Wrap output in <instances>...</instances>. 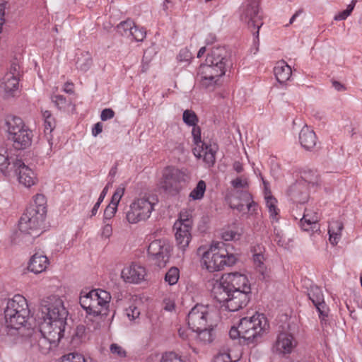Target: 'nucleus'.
<instances>
[{"mask_svg": "<svg viewBox=\"0 0 362 362\" xmlns=\"http://www.w3.org/2000/svg\"><path fill=\"white\" fill-rule=\"evenodd\" d=\"M225 289L239 290L251 293L250 284L247 276L238 272L224 274L218 280H216L212 284L211 292L215 293L219 299H223L226 296Z\"/></svg>", "mask_w": 362, "mask_h": 362, "instance_id": "obj_5", "label": "nucleus"}, {"mask_svg": "<svg viewBox=\"0 0 362 362\" xmlns=\"http://www.w3.org/2000/svg\"><path fill=\"white\" fill-rule=\"evenodd\" d=\"M28 336L24 341L25 347L33 353L42 354H48L52 347H56L64 337L47 325H40V330L28 329Z\"/></svg>", "mask_w": 362, "mask_h": 362, "instance_id": "obj_1", "label": "nucleus"}, {"mask_svg": "<svg viewBox=\"0 0 362 362\" xmlns=\"http://www.w3.org/2000/svg\"><path fill=\"white\" fill-rule=\"evenodd\" d=\"M126 315L130 320L138 318L140 315V311L138 308L134 305H130L125 310Z\"/></svg>", "mask_w": 362, "mask_h": 362, "instance_id": "obj_51", "label": "nucleus"}, {"mask_svg": "<svg viewBox=\"0 0 362 362\" xmlns=\"http://www.w3.org/2000/svg\"><path fill=\"white\" fill-rule=\"evenodd\" d=\"M18 158H12L8 156V151L4 148L0 149V172L4 175H9L14 168L13 164Z\"/></svg>", "mask_w": 362, "mask_h": 362, "instance_id": "obj_32", "label": "nucleus"}, {"mask_svg": "<svg viewBox=\"0 0 362 362\" xmlns=\"http://www.w3.org/2000/svg\"><path fill=\"white\" fill-rule=\"evenodd\" d=\"M192 59V54L187 49H182L177 56L180 62H189Z\"/></svg>", "mask_w": 362, "mask_h": 362, "instance_id": "obj_53", "label": "nucleus"}, {"mask_svg": "<svg viewBox=\"0 0 362 362\" xmlns=\"http://www.w3.org/2000/svg\"><path fill=\"white\" fill-rule=\"evenodd\" d=\"M61 362H86V360L81 354L69 353L61 358Z\"/></svg>", "mask_w": 362, "mask_h": 362, "instance_id": "obj_48", "label": "nucleus"}, {"mask_svg": "<svg viewBox=\"0 0 362 362\" xmlns=\"http://www.w3.org/2000/svg\"><path fill=\"white\" fill-rule=\"evenodd\" d=\"M308 296L316 308L322 327L327 325L329 309L325 302L324 295L320 287L317 285L310 286L308 291Z\"/></svg>", "mask_w": 362, "mask_h": 362, "instance_id": "obj_18", "label": "nucleus"}, {"mask_svg": "<svg viewBox=\"0 0 362 362\" xmlns=\"http://www.w3.org/2000/svg\"><path fill=\"white\" fill-rule=\"evenodd\" d=\"M299 141L304 149L311 151L317 144V136L315 132L308 126L303 127L299 133Z\"/></svg>", "mask_w": 362, "mask_h": 362, "instance_id": "obj_27", "label": "nucleus"}, {"mask_svg": "<svg viewBox=\"0 0 362 362\" xmlns=\"http://www.w3.org/2000/svg\"><path fill=\"white\" fill-rule=\"evenodd\" d=\"M88 59L78 58L76 61L77 68L82 71H87L89 69Z\"/></svg>", "mask_w": 362, "mask_h": 362, "instance_id": "obj_58", "label": "nucleus"}, {"mask_svg": "<svg viewBox=\"0 0 362 362\" xmlns=\"http://www.w3.org/2000/svg\"><path fill=\"white\" fill-rule=\"evenodd\" d=\"M239 234L233 230H226L222 233V238L225 241H230L233 240L236 238H238Z\"/></svg>", "mask_w": 362, "mask_h": 362, "instance_id": "obj_55", "label": "nucleus"}, {"mask_svg": "<svg viewBox=\"0 0 362 362\" xmlns=\"http://www.w3.org/2000/svg\"><path fill=\"white\" fill-rule=\"evenodd\" d=\"M111 300L109 292L103 289H92V315H107Z\"/></svg>", "mask_w": 362, "mask_h": 362, "instance_id": "obj_19", "label": "nucleus"}, {"mask_svg": "<svg viewBox=\"0 0 362 362\" xmlns=\"http://www.w3.org/2000/svg\"><path fill=\"white\" fill-rule=\"evenodd\" d=\"M63 90L69 94H73L74 93V85L73 83L66 82L63 88Z\"/></svg>", "mask_w": 362, "mask_h": 362, "instance_id": "obj_61", "label": "nucleus"}, {"mask_svg": "<svg viewBox=\"0 0 362 362\" xmlns=\"http://www.w3.org/2000/svg\"><path fill=\"white\" fill-rule=\"evenodd\" d=\"M156 204L154 199L148 195L135 198L126 212L127 221L131 224L147 221L154 211Z\"/></svg>", "mask_w": 362, "mask_h": 362, "instance_id": "obj_8", "label": "nucleus"}, {"mask_svg": "<svg viewBox=\"0 0 362 362\" xmlns=\"http://www.w3.org/2000/svg\"><path fill=\"white\" fill-rule=\"evenodd\" d=\"M242 338L247 344L257 342L269 328L267 317L263 314L256 313L252 317L240 320Z\"/></svg>", "mask_w": 362, "mask_h": 362, "instance_id": "obj_7", "label": "nucleus"}, {"mask_svg": "<svg viewBox=\"0 0 362 362\" xmlns=\"http://www.w3.org/2000/svg\"><path fill=\"white\" fill-rule=\"evenodd\" d=\"M111 354L119 358H124L127 356L126 351L117 344H112L110 346Z\"/></svg>", "mask_w": 362, "mask_h": 362, "instance_id": "obj_50", "label": "nucleus"}, {"mask_svg": "<svg viewBox=\"0 0 362 362\" xmlns=\"http://www.w3.org/2000/svg\"><path fill=\"white\" fill-rule=\"evenodd\" d=\"M230 245L223 242L213 243L204 252L202 264L209 272H218L225 267H230L236 262L235 256L229 250Z\"/></svg>", "mask_w": 362, "mask_h": 362, "instance_id": "obj_2", "label": "nucleus"}, {"mask_svg": "<svg viewBox=\"0 0 362 362\" xmlns=\"http://www.w3.org/2000/svg\"><path fill=\"white\" fill-rule=\"evenodd\" d=\"M240 323L238 327H232L229 331V336L232 339H243L242 333H240Z\"/></svg>", "mask_w": 362, "mask_h": 362, "instance_id": "obj_54", "label": "nucleus"}, {"mask_svg": "<svg viewBox=\"0 0 362 362\" xmlns=\"http://www.w3.org/2000/svg\"><path fill=\"white\" fill-rule=\"evenodd\" d=\"M205 191V182L203 180H199L195 188L190 192L189 197L193 200H199L203 198Z\"/></svg>", "mask_w": 362, "mask_h": 362, "instance_id": "obj_42", "label": "nucleus"}, {"mask_svg": "<svg viewBox=\"0 0 362 362\" xmlns=\"http://www.w3.org/2000/svg\"><path fill=\"white\" fill-rule=\"evenodd\" d=\"M13 168V172L17 175L19 183L24 187L30 188L37 182L35 173L21 159L16 160Z\"/></svg>", "mask_w": 362, "mask_h": 362, "instance_id": "obj_21", "label": "nucleus"}, {"mask_svg": "<svg viewBox=\"0 0 362 362\" xmlns=\"http://www.w3.org/2000/svg\"><path fill=\"white\" fill-rule=\"evenodd\" d=\"M225 73V70L212 66L206 62L201 64L198 70L200 83L205 88L214 87Z\"/></svg>", "mask_w": 362, "mask_h": 362, "instance_id": "obj_17", "label": "nucleus"}, {"mask_svg": "<svg viewBox=\"0 0 362 362\" xmlns=\"http://www.w3.org/2000/svg\"><path fill=\"white\" fill-rule=\"evenodd\" d=\"M46 215L35 211L33 208H27L18 222V228L21 233L37 237L42 232Z\"/></svg>", "mask_w": 362, "mask_h": 362, "instance_id": "obj_10", "label": "nucleus"}, {"mask_svg": "<svg viewBox=\"0 0 362 362\" xmlns=\"http://www.w3.org/2000/svg\"><path fill=\"white\" fill-rule=\"evenodd\" d=\"M208 308L203 305H196L189 311L187 316L189 327L193 332H198L205 328L207 324Z\"/></svg>", "mask_w": 362, "mask_h": 362, "instance_id": "obj_20", "label": "nucleus"}, {"mask_svg": "<svg viewBox=\"0 0 362 362\" xmlns=\"http://www.w3.org/2000/svg\"><path fill=\"white\" fill-rule=\"evenodd\" d=\"M146 32L144 28H139L134 25L131 38L136 42H142L146 38Z\"/></svg>", "mask_w": 362, "mask_h": 362, "instance_id": "obj_47", "label": "nucleus"}, {"mask_svg": "<svg viewBox=\"0 0 362 362\" xmlns=\"http://www.w3.org/2000/svg\"><path fill=\"white\" fill-rule=\"evenodd\" d=\"M265 199L266 206L268 209L270 218L274 221H277L279 210L276 206V199L272 196L266 197Z\"/></svg>", "mask_w": 362, "mask_h": 362, "instance_id": "obj_40", "label": "nucleus"}, {"mask_svg": "<svg viewBox=\"0 0 362 362\" xmlns=\"http://www.w3.org/2000/svg\"><path fill=\"white\" fill-rule=\"evenodd\" d=\"M187 175L185 171L173 166L166 167L160 182L161 187L166 192L175 195L182 189V183L185 182Z\"/></svg>", "mask_w": 362, "mask_h": 362, "instance_id": "obj_13", "label": "nucleus"}, {"mask_svg": "<svg viewBox=\"0 0 362 362\" xmlns=\"http://www.w3.org/2000/svg\"><path fill=\"white\" fill-rule=\"evenodd\" d=\"M356 2H357L356 0H352L351 1V3L347 6L346 9H345L341 12H339L337 15L334 16V20L339 21H344V20L348 18V16H349L351 15V12L353 11Z\"/></svg>", "mask_w": 362, "mask_h": 362, "instance_id": "obj_46", "label": "nucleus"}, {"mask_svg": "<svg viewBox=\"0 0 362 362\" xmlns=\"http://www.w3.org/2000/svg\"><path fill=\"white\" fill-rule=\"evenodd\" d=\"M247 4L243 8L240 16L243 22L247 23L248 28L253 33L254 44L259 45V30L263 25L262 16L259 14V0H247Z\"/></svg>", "mask_w": 362, "mask_h": 362, "instance_id": "obj_11", "label": "nucleus"}, {"mask_svg": "<svg viewBox=\"0 0 362 362\" xmlns=\"http://www.w3.org/2000/svg\"><path fill=\"white\" fill-rule=\"evenodd\" d=\"M86 332V327L83 325H79L77 326L76 329L75 335L80 339H83L85 336Z\"/></svg>", "mask_w": 362, "mask_h": 362, "instance_id": "obj_59", "label": "nucleus"}, {"mask_svg": "<svg viewBox=\"0 0 362 362\" xmlns=\"http://www.w3.org/2000/svg\"><path fill=\"white\" fill-rule=\"evenodd\" d=\"M146 275V269L136 264L124 267L122 270L121 276L125 282L139 284L144 280Z\"/></svg>", "mask_w": 362, "mask_h": 362, "instance_id": "obj_22", "label": "nucleus"}, {"mask_svg": "<svg viewBox=\"0 0 362 362\" xmlns=\"http://www.w3.org/2000/svg\"><path fill=\"white\" fill-rule=\"evenodd\" d=\"M231 185L235 189H239V188L245 189L247 187L248 183H247V179H245V178L243 179L241 177H238L231 181Z\"/></svg>", "mask_w": 362, "mask_h": 362, "instance_id": "obj_52", "label": "nucleus"}, {"mask_svg": "<svg viewBox=\"0 0 362 362\" xmlns=\"http://www.w3.org/2000/svg\"><path fill=\"white\" fill-rule=\"evenodd\" d=\"M135 23L133 21L127 19L120 22L116 28L117 32L122 36L130 37Z\"/></svg>", "mask_w": 362, "mask_h": 362, "instance_id": "obj_36", "label": "nucleus"}, {"mask_svg": "<svg viewBox=\"0 0 362 362\" xmlns=\"http://www.w3.org/2000/svg\"><path fill=\"white\" fill-rule=\"evenodd\" d=\"M42 117L44 119V126H45V135L47 137V140L50 144V141L52 140L51 133L55 128L56 122L55 119L53 117L51 112L48 110H45L42 112Z\"/></svg>", "mask_w": 362, "mask_h": 362, "instance_id": "obj_34", "label": "nucleus"}, {"mask_svg": "<svg viewBox=\"0 0 362 362\" xmlns=\"http://www.w3.org/2000/svg\"><path fill=\"white\" fill-rule=\"evenodd\" d=\"M225 293L223 299H219L215 293H211V296L221 307L230 312H235L245 307L250 299L251 293H247V291L225 289Z\"/></svg>", "mask_w": 362, "mask_h": 362, "instance_id": "obj_14", "label": "nucleus"}, {"mask_svg": "<svg viewBox=\"0 0 362 362\" xmlns=\"http://www.w3.org/2000/svg\"><path fill=\"white\" fill-rule=\"evenodd\" d=\"M214 362H232L228 354H221L218 356Z\"/></svg>", "mask_w": 362, "mask_h": 362, "instance_id": "obj_62", "label": "nucleus"}, {"mask_svg": "<svg viewBox=\"0 0 362 362\" xmlns=\"http://www.w3.org/2000/svg\"><path fill=\"white\" fill-rule=\"evenodd\" d=\"M42 314L43 322L41 325H47L51 329L64 335L68 311L60 298H48L42 306Z\"/></svg>", "mask_w": 362, "mask_h": 362, "instance_id": "obj_3", "label": "nucleus"}, {"mask_svg": "<svg viewBox=\"0 0 362 362\" xmlns=\"http://www.w3.org/2000/svg\"><path fill=\"white\" fill-rule=\"evenodd\" d=\"M192 212L189 210H182L178 219L174 223L173 228L175 230L176 244L182 252L186 250L192 240Z\"/></svg>", "mask_w": 362, "mask_h": 362, "instance_id": "obj_9", "label": "nucleus"}, {"mask_svg": "<svg viewBox=\"0 0 362 362\" xmlns=\"http://www.w3.org/2000/svg\"><path fill=\"white\" fill-rule=\"evenodd\" d=\"M115 112L110 108H105L101 112L100 119L103 121H106L113 118Z\"/></svg>", "mask_w": 362, "mask_h": 362, "instance_id": "obj_56", "label": "nucleus"}, {"mask_svg": "<svg viewBox=\"0 0 362 362\" xmlns=\"http://www.w3.org/2000/svg\"><path fill=\"white\" fill-rule=\"evenodd\" d=\"M8 139L16 149H24L32 142L33 132L23 119L16 116H8L6 119Z\"/></svg>", "mask_w": 362, "mask_h": 362, "instance_id": "obj_6", "label": "nucleus"}, {"mask_svg": "<svg viewBox=\"0 0 362 362\" xmlns=\"http://www.w3.org/2000/svg\"><path fill=\"white\" fill-rule=\"evenodd\" d=\"M183 122L188 126H195L198 123V117L195 112L190 110H186L182 115Z\"/></svg>", "mask_w": 362, "mask_h": 362, "instance_id": "obj_45", "label": "nucleus"}, {"mask_svg": "<svg viewBox=\"0 0 362 362\" xmlns=\"http://www.w3.org/2000/svg\"><path fill=\"white\" fill-rule=\"evenodd\" d=\"M233 168L234 170H235L238 173H240L243 171V166L242 163L239 161H235L233 165Z\"/></svg>", "mask_w": 362, "mask_h": 362, "instance_id": "obj_63", "label": "nucleus"}, {"mask_svg": "<svg viewBox=\"0 0 362 362\" xmlns=\"http://www.w3.org/2000/svg\"><path fill=\"white\" fill-rule=\"evenodd\" d=\"M148 254L158 267H164L169 261L170 256V245L164 239L152 241L148 247Z\"/></svg>", "mask_w": 362, "mask_h": 362, "instance_id": "obj_15", "label": "nucleus"}, {"mask_svg": "<svg viewBox=\"0 0 362 362\" xmlns=\"http://www.w3.org/2000/svg\"><path fill=\"white\" fill-rule=\"evenodd\" d=\"M20 66L13 62L9 71L5 74L1 80L0 88L4 91V98L14 97L19 87Z\"/></svg>", "mask_w": 362, "mask_h": 362, "instance_id": "obj_16", "label": "nucleus"}, {"mask_svg": "<svg viewBox=\"0 0 362 362\" xmlns=\"http://www.w3.org/2000/svg\"><path fill=\"white\" fill-rule=\"evenodd\" d=\"M288 194L294 202L304 204L308 199V187L303 181L298 180L289 187Z\"/></svg>", "mask_w": 362, "mask_h": 362, "instance_id": "obj_25", "label": "nucleus"}, {"mask_svg": "<svg viewBox=\"0 0 362 362\" xmlns=\"http://www.w3.org/2000/svg\"><path fill=\"white\" fill-rule=\"evenodd\" d=\"M28 208H33L35 211L42 214H47V200L42 194H37L34 197V203Z\"/></svg>", "mask_w": 362, "mask_h": 362, "instance_id": "obj_37", "label": "nucleus"}, {"mask_svg": "<svg viewBox=\"0 0 362 362\" xmlns=\"http://www.w3.org/2000/svg\"><path fill=\"white\" fill-rule=\"evenodd\" d=\"M103 125L101 122H98L94 125L92 129V134L95 136H98L103 131Z\"/></svg>", "mask_w": 362, "mask_h": 362, "instance_id": "obj_60", "label": "nucleus"}, {"mask_svg": "<svg viewBox=\"0 0 362 362\" xmlns=\"http://www.w3.org/2000/svg\"><path fill=\"white\" fill-rule=\"evenodd\" d=\"M192 134L196 146L193 148L194 155L197 158L203 157V160L209 167L214 165L218 146L216 144H206L202 141L201 129L197 124L192 126Z\"/></svg>", "mask_w": 362, "mask_h": 362, "instance_id": "obj_12", "label": "nucleus"}, {"mask_svg": "<svg viewBox=\"0 0 362 362\" xmlns=\"http://www.w3.org/2000/svg\"><path fill=\"white\" fill-rule=\"evenodd\" d=\"M299 180H302L304 182L305 185L308 187V185H312L313 186L315 185H317L319 182V177L316 172L313 170L305 171L302 175L301 178Z\"/></svg>", "mask_w": 362, "mask_h": 362, "instance_id": "obj_41", "label": "nucleus"}, {"mask_svg": "<svg viewBox=\"0 0 362 362\" xmlns=\"http://www.w3.org/2000/svg\"><path fill=\"white\" fill-rule=\"evenodd\" d=\"M296 344V341L292 334L281 332L277 337L273 350L279 354H287L291 353Z\"/></svg>", "mask_w": 362, "mask_h": 362, "instance_id": "obj_24", "label": "nucleus"}, {"mask_svg": "<svg viewBox=\"0 0 362 362\" xmlns=\"http://www.w3.org/2000/svg\"><path fill=\"white\" fill-rule=\"evenodd\" d=\"M205 62L212 66L226 70L228 65V54L224 47H214L207 55Z\"/></svg>", "mask_w": 362, "mask_h": 362, "instance_id": "obj_23", "label": "nucleus"}, {"mask_svg": "<svg viewBox=\"0 0 362 362\" xmlns=\"http://www.w3.org/2000/svg\"><path fill=\"white\" fill-rule=\"evenodd\" d=\"M52 101L55 104L58 109L73 112L75 110V105L66 98L61 95H55L52 96Z\"/></svg>", "mask_w": 362, "mask_h": 362, "instance_id": "obj_35", "label": "nucleus"}, {"mask_svg": "<svg viewBox=\"0 0 362 362\" xmlns=\"http://www.w3.org/2000/svg\"><path fill=\"white\" fill-rule=\"evenodd\" d=\"M124 194V187H119L116 189L115 192H114L110 203L108 204V206L106 207L104 211V218L105 219H110L112 218L117 210V206L123 197Z\"/></svg>", "mask_w": 362, "mask_h": 362, "instance_id": "obj_28", "label": "nucleus"}, {"mask_svg": "<svg viewBox=\"0 0 362 362\" xmlns=\"http://www.w3.org/2000/svg\"><path fill=\"white\" fill-rule=\"evenodd\" d=\"M238 198H240L244 203L238 204H233L231 203L230 207L232 209H235L239 211H242L244 210L245 205L247 206L249 211L252 207L256 206L255 202L252 199V195L246 190H242L240 192Z\"/></svg>", "mask_w": 362, "mask_h": 362, "instance_id": "obj_33", "label": "nucleus"}, {"mask_svg": "<svg viewBox=\"0 0 362 362\" xmlns=\"http://www.w3.org/2000/svg\"><path fill=\"white\" fill-rule=\"evenodd\" d=\"M253 261L254 264L262 276V279L265 280L267 277L268 276L267 270V268L264 267V257L261 253H257L254 254L253 255Z\"/></svg>", "mask_w": 362, "mask_h": 362, "instance_id": "obj_39", "label": "nucleus"}, {"mask_svg": "<svg viewBox=\"0 0 362 362\" xmlns=\"http://www.w3.org/2000/svg\"><path fill=\"white\" fill-rule=\"evenodd\" d=\"M274 75L276 80L280 83H284L288 81L292 75V71L290 66L285 62H279L274 69Z\"/></svg>", "mask_w": 362, "mask_h": 362, "instance_id": "obj_30", "label": "nucleus"}, {"mask_svg": "<svg viewBox=\"0 0 362 362\" xmlns=\"http://www.w3.org/2000/svg\"><path fill=\"white\" fill-rule=\"evenodd\" d=\"M48 265L49 260L45 255L35 253L30 260L28 269L35 274H39L45 271Z\"/></svg>", "mask_w": 362, "mask_h": 362, "instance_id": "obj_29", "label": "nucleus"}, {"mask_svg": "<svg viewBox=\"0 0 362 362\" xmlns=\"http://www.w3.org/2000/svg\"><path fill=\"white\" fill-rule=\"evenodd\" d=\"M79 303L87 314H90V288L85 287L80 292Z\"/></svg>", "mask_w": 362, "mask_h": 362, "instance_id": "obj_38", "label": "nucleus"}, {"mask_svg": "<svg viewBox=\"0 0 362 362\" xmlns=\"http://www.w3.org/2000/svg\"><path fill=\"white\" fill-rule=\"evenodd\" d=\"M319 221L320 216L317 212L305 209L303 216L300 221V226L305 231L317 233L320 228Z\"/></svg>", "mask_w": 362, "mask_h": 362, "instance_id": "obj_26", "label": "nucleus"}, {"mask_svg": "<svg viewBox=\"0 0 362 362\" xmlns=\"http://www.w3.org/2000/svg\"><path fill=\"white\" fill-rule=\"evenodd\" d=\"M180 278V271L177 267H171L165 275V281L170 286L177 284Z\"/></svg>", "mask_w": 362, "mask_h": 362, "instance_id": "obj_43", "label": "nucleus"}, {"mask_svg": "<svg viewBox=\"0 0 362 362\" xmlns=\"http://www.w3.org/2000/svg\"><path fill=\"white\" fill-rule=\"evenodd\" d=\"M344 225L341 221L335 220L329 222L328 228L329 240L332 245H336L341 238Z\"/></svg>", "mask_w": 362, "mask_h": 362, "instance_id": "obj_31", "label": "nucleus"}, {"mask_svg": "<svg viewBox=\"0 0 362 362\" xmlns=\"http://www.w3.org/2000/svg\"><path fill=\"white\" fill-rule=\"evenodd\" d=\"M333 87L338 91H341L345 90V87L341 83L337 81H332Z\"/></svg>", "mask_w": 362, "mask_h": 362, "instance_id": "obj_64", "label": "nucleus"}, {"mask_svg": "<svg viewBox=\"0 0 362 362\" xmlns=\"http://www.w3.org/2000/svg\"><path fill=\"white\" fill-rule=\"evenodd\" d=\"M198 339L203 343H211L214 340L213 329L205 328L196 332Z\"/></svg>", "mask_w": 362, "mask_h": 362, "instance_id": "obj_44", "label": "nucleus"}, {"mask_svg": "<svg viewBox=\"0 0 362 362\" xmlns=\"http://www.w3.org/2000/svg\"><path fill=\"white\" fill-rule=\"evenodd\" d=\"M112 233V228L111 225L109 223H107L103 227V228L101 230V233H100L101 238L107 239L111 236Z\"/></svg>", "mask_w": 362, "mask_h": 362, "instance_id": "obj_57", "label": "nucleus"}, {"mask_svg": "<svg viewBox=\"0 0 362 362\" xmlns=\"http://www.w3.org/2000/svg\"><path fill=\"white\" fill-rule=\"evenodd\" d=\"M160 362H185V361L177 354L168 352L163 355Z\"/></svg>", "mask_w": 362, "mask_h": 362, "instance_id": "obj_49", "label": "nucleus"}, {"mask_svg": "<svg viewBox=\"0 0 362 362\" xmlns=\"http://www.w3.org/2000/svg\"><path fill=\"white\" fill-rule=\"evenodd\" d=\"M30 315L26 299L21 295H16L8 299L4 308V318L7 327L20 329L25 327Z\"/></svg>", "mask_w": 362, "mask_h": 362, "instance_id": "obj_4", "label": "nucleus"}]
</instances>
